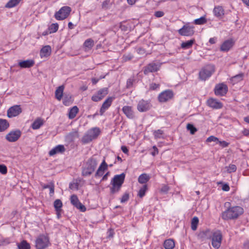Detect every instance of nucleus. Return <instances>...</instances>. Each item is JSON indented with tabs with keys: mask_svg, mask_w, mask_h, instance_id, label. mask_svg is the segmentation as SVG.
Here are the masks:
<instances>
[{
	"mask_svg": "<svg viewBox=\"0 0 249 249\" xmlns=\"http://www.w3.org/2000/svg\"><path fill=\"white\" fill-rule=\"evenodd\" d=\"M244 213V209L240 206L229 207L222 213L221 217L225 220L237 219Z\"/></svg>",
	"mask_w": 249,
	"mask_h": 249,
	"instance_id": "1",
	"label": "nucleus"
},
{
	"mask_svg": "<svg viewBox=\"0 0 249 249\" xmlns=\"http://www.w3.org/2000/svg\"><path fill=\"white\" fill-rule=\"evenodd\" d=\"M98 162L94 157L90 158L82 167V175L84 177H88L91 175L95 171Z\"/></svg>",
	"mask_w": 249,
	"mask_h": 249,
	"instance_id": "2",
	"label": "nucleus"
},
{
	"mask_svg": "<svg viewBox=\"0 0 249 249\" xmlns=\"http://www.w3.org/2000/svg\"><path fill=\"white\" fill-rule=\"evenodd\" d=\"M125 177V175L124 173L114 176L110 182V184L112 185L110 189L111 194H115L120 190L124 181Z\"/></svg>",
	"mask_w": 249,
	"mask_h": 249,
	"instance_id": "3",
	"label": "nucleus"
},
{
	"mask_svg": "<svg viewBox=\"0 0 249 249\" xmlns=\"http://www.w3.org/2000/svg\"><path fill=\"white\" fill-rule=\"evenodd\" d=\"M51 245L50 238L48 234H39L36 239V249H46Z\"/></svg>",
	"mask_w": 249,
	"mask_h": 249,
	"instance_id": "4",
	"label": "nucleus"
},
{
	"mask_svg": "<svg viewBox=\"0 0 249 249\" xmlns=\"http://www.w3.org/2000/svg\"><path fill=\"white\" fill-rule=\"evenodd\" d=\"M71 11V9L70 7L63 6L55 13L54 17L58 20H64L68 17Z\"/></svg>",
	"mask_w": 249,
	"mask_h": 249,
	"instance_id": "5",
	"label": "nucleus"
},
{
	"mask_svg": "<svg viewBox=\"0 0 249 249\" xmlns=\"http://www.w3.org/2000/svg\"><path fill=\"white\" fill-rule=\"evenodd\" d=\"M212 239V245L213 247L216 249H219L221 244L222 235L220 231H213V235L211 238Z\"/></svg>",
	"mask_w": 249,
	"mask_h": 249,
	"instance_id": "6",
	"label": "nucleus"
},
{
	"mask_svg": "<svg viewBox=\"0 0 249 249\" xmlns=\"http://www.w3.org/2000/svg\"><path fill=\"white\" fill-rule=\"evenodd\" d=\"M214 71V67L213 65H208L205 66L199 72L200 78H208L212 76Z\"/></svg>",
	"mask_w": 249,
	"mask_h": 249,
	"instance_id": "7",
	"label": "nucleus"
},
{
	"mask_svg": "<svg viewBox=\"0 0 249 249\" xmlns=\"http://www.w3.org/2000/svg\"><path fill=\"white\" fill-rule=\"evenodd\" d=\"M173 92L170 89L165 90L161 92L158 96V100L160 102L164 103L173 98Z\"/></svg>",
	"mask_w": 249,
	"mask_h": 249,
	"instance_id": "8",
	"label": "nucleus"
},
{
	"mask_svg": "<svg viewBox=\"0 0 249 249\" xmlns=\"http://www.w3.org/2000/svg\"><path fill=\"white\" fill-rule=\"evenodd\" d=\"M228 88L227 86L223 83L216 85L214 91L216 96H224L228 92Z\"/></svg>",
	"mask_w": 249,
	"mask_h": 249,
	"instance_id": "9",
	"label": "nucleus"
},
{
	"mask_svg": "<svg viewBox=\"0 0 249 249\" xmlns=\"http://www.w3.org/2000/svg\"><path fill=\"white\" fill-rule=\"evenodd\" d=\"M194 27L190 26L189 24H186L184 25L181 29H180L178 32L183 36H191L194 34Z\"/></svg>",
	"mask_w": 249,
	"mask_h": 249,
	"instance_id": "10",
	"label": "nucleus"
},
{
	"mask_svg": "<svg viewBox=\"0 0 249 249\" xmlns=\"http://www.w3.org/2000/svg\"><path fill=\"white\" fill-rule=\"evenodd\" d=\"M71 203L77 209L80 210L81 212H84L86 210V208L79 200L77 196L75 195H72L70 198Z\"/></svg>",
	"mask_w": 249,
	"mask_h": 249,
	"instance_id": "11",
	"label": "nucleus"
},
{
	"mask_svg": "<svg viewBox=\"0 0 249 249\" xmlns=\"http://www.w3.org/2000/svg\"><path fill=\"white\" fill-rule=\"evenodd\" d=\"M206 104L208 107L214 109H220L223 107V104L221 102L213 98L208 99Z\"/></svg>",
	"mask_w": 249,
	"mask_h": 249,
	"instance_id": "12",
	"label": "nucleus"
},
{
	"mask_svg": "<svg viewBox=\"0 0 249 249\" xmlns=\"http://www.w3.org/2000/svg\"><path fill=\"white\" fill-rule=\"evenodd\" d=\"M108 93L107 88H103L97 91L91 97V100L94 102H98L102 100Z\"/></svg>",
	"mask_w": 249,
	"mask_h": 249,
	"instance_id": "13",
	"label": "nucleus"
},
{
	"mask_svg": "<svg viewBox=\"0 0 249 249\" xmlns=\"http://www.w3.org/2000/svg\"><path fill=\"white\" fill-rule=\"evenodd\" d=\"M21 134V133L19 130L12 131L6 135V139L10 142H15L19 138Z\"/></svg>",
	"mask_w": 249,
	"mask_h": 249,
	"instance_id": "14",
	"label": "nucleus"
},
{
	"mask_svg": "<svg viewBox=\"0 0 249 249\" xmlns=\"http://www.w3.org/2000/svg\"><path fill=\"white\" fill-rule=\"evenodd\" d=\"M161 65V63L159 62L150 63L145 67L144 73L147 74L148 72L156 71L160 69Z\"/></svg>",
	"mask_w": 249,
	"mask_h": 249,
	"instance_id": "15",
	"label": "nucleus"
},
{
	"mask_svg": "<svg viewBox=\"0 0 249 249\" xmlns=\"http://www.w3.org/2000/svg\"><path fill=\"white\" fill-rule=\"evenodd\" d=\"M22 111L20 106L15 105L10 107L7 110V116L9 118L16 117Z\"/></svg>",
	"mask_w": 249,
	"mask_h": 249,
	"instance_id": "16",
	"label": "nucleus"
},
{
	"mask_svg": "<svg viewBox=\"0 0 249 249\" xmlns=\"http://www.w3.org/2000/svg\"><path fill=\"white\" fill-rule=\"evenodd\" d=\"M150 103L148 101L142 99L138 104L137 109L141 112H145L150 109Z\"/></svg>",
	"mask_w": 249,
	"mask_h": 249,
	"instance_id": "17",
	"label": "nucleus"
},
{
	"mask_svg": "<svg viewBox=\"0 0 249 249\" xmlns=\"http://www.w3.org/2000/svg\"><path fill=\"white\" fill-rule=\"evenodd\" d=\"M213 231H211L210 229H206L205 230L200 231L198 233L197 237L202 241L207 239H211L212 236L213 235Z\"/></svg>",
	"mask_w": 249,
	"mask_h": 249,
	"instance_id": "18",
	"label": "nucleus"
},
{
	"mask_svg": "<svg viewBox=\"0 0 249 249\" xmlns=\"http://www.w3.org/2000/svg\"><path fill=\"white\" fill-rule=\"evenodd\" d=\"M113 101V98L108 97L103 103L100 109V115H103L105 112L110 107Z\"/></svg>",
	"mask_w": 249,
	"mask_h": 249,
	"instance_id": "19",
	"label": "nucleus"
},
{
	"mask_svg": "<svg viewBox=\"0 0 249 249\" xmlns=\"http://www.w3.org/2000/svg\"><path fill=\"white\" fill-rule=\"evenodd\" d=\"M122 111L128 118L133 119L135 118V114L131 107L124 106L122 108Z\"/></svg>",
	"mask_w": 249,
	"mask_h": 249,
	"instance_id": "20",
	"label": "nucleus"
},
{
	"mask_svg": "<svg viewBox=\"0 0 249 249\" xmlns=\"http://www.w3.org/2000/svg\"><path fill=\"white\" fill-rule=\"evenodd\" d=\"M213 13L214 16L219 19H221L224 15V10L222 6H216L213 10Z\"/></svg>",
	"mask_w": 249,
	"mask_h": 249,
	"instance_id": "21",
	"label": "nucleus"
},
{
	"mask_svg": "<svg viewBox=\"0 0 249 249\" xmlns=\"http://www.w3.org/2000/svg\"><path fill=\"white\" fill-rule=\"evenodd\" d=\"M65 148L64 147V146L63 145H58L54 147L53 148L51 149L49 151V155L52 156H53L54 155L59 153H63L65 151Z\"/></svg>",
	"mask_w": 249,
	"mask_h": 249,
	"instance_id": "22",
	"label": "nucleus"
},
{
	"mask_svg": "<svg viewBox=\"0 0 249 249\" xmlns=\"http://www.w3.org/2000/svg\"><path fill=\"white\" fill-rule=\"evenodd\" d=\"M234 42L232 40H227L221 45L220 49L222 51H228L233 45Z\"/></svg>",
	"mask_w": 249,
	"mask_h": 249,
	"instance_id": "23",
	"label": "nucleus"
},
{
	"mask_svg": "<svg viewBox=\"0 0 249 249\" xmlns=\"http://www.w3.org/2000/svg\"><path fill=\"white\" fill-rule=\"evenodd\" d=\"M52 52L51 48L47 45L43 47L40 50V55L41 57H46L50 55Z\"/></svg>",
	"mask_w": 249,
	"mask_h": 249,
	"instance_id": "24",
	"label": "nucleus"
},
{
	"mask_svg": "<svg viewBox=\"0 0 249 249\" xmlns=\"http://www.w3.org/2000/svg\"><path fill=\"white\" fill-rule=\"evenodd\" d=\"M34 64L35 61L32 59L22 61L18 63L19 66L22 68H30L33 66Z\"/></svg>",
	"mask_w": 249,
	"mask_h": 249,
	"instance_id": "25",
	"label": "nucleus"
},
{
	"mask_svg": "<svg viewBox=\"0 0 249 249\" xmlns=\"http://www.w3.org/2000/svg\"><path fill=\"white\" fill-rule=\"evenodd\" d=\"M94 41L91 38H89L85 40L83 44V47L86 51L90 50L93 47Z\"/></svg>",
	"mask_w": 249,
	"mask_h": 249,
	"instance_id": "26",
	"label": "nucleus"
},
{
	"mask_svg": "<svg viewBox=\"0 0 249 249\" xmlns=\"http://www.w3.org/2000/svg\"><path fill=\"white\" fill-rule=\"evenodd\" d=\"M91 137L94 140L96 139L100 133V130L98 127H93L87 131Z\"/></svg>",
	"mask_w": 249,
	"mask_h": 249,
	"instance_id": "27",
	"label": "nucleus"
},
{
	"mask_svg": "<svg viewBox=\"0 0 249 249\" xmlns=\"http://www.w3.org/2000/svg\"><path fill=\"white\" fill-rule=\"evenodd\" d=\"M175 246V242L172 239H166L163 243V247L165 249H173Z\"/></svg>",
	"mask_w": 249,
	"mask_h": 249,
	"instance_id": "28",
	"label": "nucleus"
},
{
	"mask_svg": "<svg viewBox=\"0 0 249 249\" xmlns=\"http://www.w3.org/2000/svg\"><path fill=\"white\" fill-rule=\"evenodd\" d=\"M64 86L63 85L59 86L55 91V98L59 101H60L62 98Z\"/></svg>",
	"mask_w": 249,
	"mask_h": 249,
	"instance_id": "29",
	"label": "nucleus"
},
{
	"mask_svg": "<svg viewBox=\"0 0 249 249\" xmlns=\"http://www.w3.org/2000/svg\"><path fill=\"white\" fill-rule=\"evenodd\" d=\"M43 124V120L41 118H38L32 124V128L34 130L37 129Z\"/></svg>",
	"mask_w": 249,
	"mask_h": 249,
	"instance_id": "30",
	"label": "nucleus"
},
{
	"mask_svg": "<svg viewBox=\"0 0 249 249\" xmlns=\"http://www.w3.org/2000/svg\"><path fill=\"white\" fill-rule=\"evenodd\" d=\"M150 179V176L146 174H142L138 178V182L141 184H145Z\"/></svg>",
	"mask_w": 249,
	"mask_h": 249,
	"instance_id": "31",
	"label": "nucleus"
},
{
	"mask_svg": "<svg viewBox=\"0 0 249 249\" xmlns=\"http://www.w3.org/2000/svg\"><path fill=\"white\" fill-rule=\"evenodd\" d=\"M79 109L77 106H74L71 108L69 112V118L72 119L75 117L76 114L78 112Z\"/></svg>",
	"mask_w": 249,
	"mask_h": 249,
	"instance_id": "32",
	"label": "nucleus"
},
{
	"mask_svg": "<svg viewBox=\"0 0 249 249\" xmlns=\"http://www.w3.org/2000/svg\"><path fill=\"white\" fill-rule=\"evenodd\" d=\"M9 126V124L7 120L0 119V132L5 131Z\"/></svg>",
	"mask_w": 249,
	"mask_h": 249,
	"instance_id": "33",
	"label": "nucleus"
},
{
	"mask_svg": "<svg viewBox=\"0 0 249 249\" xmlns=\"http://www.w3.org/2000/svg\"><path fill=\"white\" fill-rule=\"evenodd\" d=\"M31 246L26 240H23L20 243L18 244V249H30Z\"/></svg>",
	"mask_w": 249,
	"mask_h": 249,
	"instance_id": "34",
	"label": "nucleus"
},
{
	"mask_svg": "<svg viewBox=\"0 0 249 249\" xmlns=\"http://www.w3.org/2000/svg\"><path fill=\"white\" fill-rule=\"evenodd\" d=\"M195 42V39H191L186 42H183L181 44V47L182 49H187L192 47Z\"/></svg>",
	"mask_w": 249,
	"mask_h": 249,
	"instance_id": "35",
	"label": "nucleus"
},
{
	"mask_svg": "<svg viewBox=\"0 0 249 249\" xmlns=\"http://www.w3.org/2000/svg\"><path fill=\"white\" fill-rule=\"evenodd\" d=\"M94 140L89 133L87 132L83 136L81 139L83 143L86 144Z\"/></svg>",
	"mask_w": 249,
	"mask_h": 249,
	"instance_id": "36",
	"label": "nucleus"
},
{
	"mask_svg": "<svg viewBox=\"0 0 249 249\" xmlns=\"http://www.w3.org/2000/svg\"><path fill=\"white\" fill-rule=\"evenodd\" d=\"M147 190H148L147 185L146 184L143 185L142 186V187H141L140 189V190L138 192V196L141 198L145 196V193Z\"/></svg>",
	"mask_w": 249,
	"mask_h": 249,
	"instance_id": "37",
	"label": "nucleus"
},
{
	"mask_svg": "<svg viewBox=\"0 0 249 249\" xmlns=\"http://www.w3.org/2000/svg\"><path fill=\"white\" fill-rule=\"evenodd\" d=\"M21 0H10L5 5V7L11 8L17 5Z\"/></svg>",
	"mask_w": 249,
	"mask_h": 249,
	"instance_id": "38",
	"label": "nucleus"
},
{
	"mask_svg": "<svg viewBox=\"0 0 249 249\" xmlns=\"http://www.w3.org/2000/svg\"><path fill=\"white\" fill-rule=\"evenodd\" d=\"M63 206V204L61 200L57 199H56L53 203V206L55 209V211H58L59 210H62V207Z\"/></svg>",
	"mask_w": 249,
	"mask_h": 249,
	"instance_id": "39",
	"label": "nucleus"
},
{
	"mask_svg": "<svg viewBox=\"0 0 249 249\" xmlns=\"http://www.w3.org/2000/svg\"><path fill=\"white\" fill-rule=\"evenodd\" d=\"M199 222L198 218L196 216L194 217L191 221V229L193 231H196L197 229V225Z\"/></svg>",
	"mask_w": 249,
	"mask_h": 249,
	"instance_id": "40",
	"label": "nucleus"
},
{
	"mask_svg": "<svg viewBox=\"0 0 249 249\" xmlns=\"http://www.w3.org/2000/svg\"><path fill=\"white\" fill-rule=\"evenodd\" d=\"M207 22V19L204 17H201V18L196 19L194 23L196 25H202Z\"/></svg>",
	"mask_w": 249,
	"mask_h": 249,
	"instance_id": "41",
	"label": "nucleus"
},
{
	"mask_svg": "<svg viewBox=\"0 0 249 249\" xmlns=\"http://www.w3.org/2000/svg\"><path fill=\"white\" fill-rule=\"evenodd\" d=\"M58 24L56 23L52 24L49 28L50 33H55L58 30Z\"/></svg>",
	"mask_w": 249,
	"mask_h": 249,
	"instance_id": "42",
	"label": "nucleus"
},
{
	"mask_svg": "<svg viewBox=\"0 0 249 249\" xmlns=\"http://www.w3.org/2000/svg\"><path fill=\"white\" fill-rule=\"evenodd\" d=\"M226 168H227V171L229 173L235 172L237 169L236 166L232 164H230L228 166H226Z\"/></svg>",
	"mask_w": 249,
	"mask_h": 249,
	"instance_id": "43",
	"label": "nucleus"
},
{
	"mask_svg": "<svg viewBox=\"0 0 249 249\" xmlns=\"http://www.w3.org/2000/svg\"><path fill=\"white\" fill-rule=\"evenodd\" d=\"M63 103L65 106H69L71 103V97L70 96H65L63 99Z\"/></svg>",
	"mask_w": 249,
	"mask_h": 249,
	"instance_id": "44",
	"label": "nucleus"
},
{
	"mask_svg": "<svg viewBox=\"0 0 249 249\" xmlns=\"http://www.w3.org/2000/svg\"><path fill=\"white\" fill-rule=\"evenodd\" d=\"M163 131L160 129L156 130L154 132V135L155 139H160L162 137Z\"/></svg>",
	"mask_w": 249,
	"mask_h": 249,
	"instance_id": "45",
	"label": "nucleus"
},
{
	"mask_svg": "<svg viewBox=\"0 0 249 249\" xmlns=\"http://www.w3.org/2000/svg\"><path fill=\"white\" fill-rule=\"evenodd\" d=\"M187 128L190 130L192 134H194L196 131V128L192 124H188L187 125Z\"/></svg>",
	"mask_w": 249,
	"mask_h": 249,
	"instance_id": "46",
	"label": "nucleus"
},
{
	"mask_svg": "<svg viewBox=\"0 0 249 249\" xmlns=\"http://www.w3.org/2000/svg\"><path fill=\"white\" fill-rule=\"evenodd\" d=\"M107 164L105 161V160H104L102 162L98 168H101V170L105 172V171L107 169Z\"/></svg>",
	"mask_w": 249,
	"mask_h": 249,
	"instance_id": "47",
	"label": "nucleus"
},
{
	"mask_svg": "<svg viewBox=\"0 0 249 249\" xmlns=\"http://www.w3.org/2000/svg\"><path fill=\"white\" fill-rule=\"evenodd\" d=\"M129 194L127 193H124L121 199V202L124 203V202L127 201L129 199Z\"/></svg>",
	"mask_w": 249,
	"mask_h": 249,
	"instance_id": "48",
	"label": "nucleus"
},
{
	"mask_svg": "<svg viewBox=\"0 0 249 249\" xmlns=\"http://www.w3.org/2000/svg\"><path fill=\"white\" fill-rule=\"evenodd\" d=\"M0 173L5 175L7 173V167L4 164H0Z\"/></svg>",
	"mask_w": 249,
	"mask_h": 249,
	"instance_id": "49",
	"label": "nucleus"
},
{
	"mask_svg": "<svg viewBox=\"0 0 249 249\" xmlns=\"http://www.w3.org/2000/svg\"><path fill=\"white\" fill-rule=\"evenodd\" d=\"M134 82V79H128L126 82V87L127 89H130L132 88L133 83Z\"/></svg>",
	"mask_w": 249,
	"mask_h": 249,
	"instance_id": "50",
	"label": "nucleus"
},
{
	"mask_svg": "<svg viewBox=\"0 0 249 249\" xmlns=\"http://www.w3.org/2000/svg\"><path fill=\"white\" fill-rule=\"evenodd\" d=\"M104 174V172L102 171L101 168H98L97 170L96 171L94 177L95 178H98L99 177H102Z\"/></svg>",
	"mask_w": 249,
	"mask_h": 249,
	"instance_id": "51",
	"label": "nucleus"
},
{
	"mask_svg": "<svg viewBox=\"0 0 249 249\" xmlns=\"http://www.w3.org/2000/svg\"><path fill=\"white\" fill-rule=\"evenodd\" d=\"M218 139L213 136H211L209 137L206 140V142H218Z\"/></svg>",
	"mask_w": 249,
	"mask_h": 249,
	"instance_id": "52",
	"label": "nucleus"
},
{
	"mask_svg": "<svg viewBox=\"0 0 249 249\" xmlns=\"http://www.w3.org/2000/svg\"><path fill=\"white\" fill-rule=\"evenodd\" d=\"M169 190V187L167 185L163 184L160 189V192L163 193H167Z\"/></svg>",
	"mask_w": 249,
	"mask_h": 249,
	"instance_id": "53",
	"label": "nucleus"
},
{
	"mask_svg": "<svg viewBox=\"0 0 249 249\" xmlns=\"http://www.w3.org/2000/svg\"><path fill=\"white\" fill-rule=\"evenodd\" d=\"M78 187H79V184L77 182L70 183L69 184V188L71 190L74 189L78 190Z\"/></svg>",
	"mask_w": 249,
	"mask_h": 249,
	"instance_id": "54",
	"label": "nucleus"
},
{
	"mask_svg": "<svg viewBox=\"0 0 249 249\" xmlns=\"http://www.w3.org/2000/svg\"><path fill=\"white\" fill-rule=\"evenodd\" d=\"M133 57V56L132 54H128L126 55H124L123 58L124 61H126L131 60Z\"/></svg>",
	"mask_w": 249,
	"mask_h": 249,
	"instance_id": "55",
	"label": "nucleus"
},
{
	"mask_svg": "<svg viewBox=\"0 0 249 249\" xmlns=\"http://www.w3.org/2000/svg\"><path fill=\"white\" fill-rule=\"evenodd\" d=\"M152 149L153 150V151L152 152H151V154L153 156H155L156 155H158V153H159V150H158V149L157 148V147L154 145L152 147Z\"/></svg>",
	"mask_w": 249,
	"mask_h": 249,
	"instance_id": "56",
	"label": "nucleus"
},
{
	"mask_svg": "<svg viewBox=\"0 0 249 249\" xmlns=\"http://www.w3.org/2000/svg\"><path fill=\"white\" fill-rule=\"evenodd\" d=\"M160 85L156 83H152L150 85V89L151 90H156L159 88Z\"/></svg>",
	"mask_w": 249,
	"mask_h": 249,
	"instance_id": "57",
	"label": "nucleus"
},
{
	"mask_svg": "<svg viewBox=\"0 0 249 249\" xmlns=\"http://www.w3.org/2000/svg\"><path fill=\"white\" fill-rule=\"evenodd\" d=\"M218 142L219 143L220 146H221L223 148L227 147L229 144V143L225 141H220L218 140Z\"/></svg>",
	"mask_w": 249,
	"mask_h": 249,
	"instance_id": "58",
	"label": "nucleus"
},
{
	"mask_svg": "<svg viewBox=\"0 0 249 249\" xmlns=\"http://www.w3.org/2000/svg\"><path fill=\"white\" fill-rule=\"evenodd\" d=\"M49 190H50V195L51 196H52V195H53L54 194V185L53 182H52V185L49 188Z\"/></svg>",
	"mask_w": 249,
	"mask_h": 249,
	"instance_id": "59",
	"label": "nucleus"
},
{
	"mask_svg": "<svg viewBox=\"0 0 249 249\" xmlns=\"http://www.w3.org/2000/svg\"><path fill=\"white\" fill-rule=\"evenodd\" d=\"M164 13L162 11H157L155 13V16L157 18H160L164 16Z\"/></svg>",
	"mask_w": 249,
	"mask_h": 249,
	"instance_id": "60",
	"label": "nucleus"
},
{
	"mask_svg": "<svg viewBox=\"0 0 249 249\" xmlns=\"http://www.w3.org/2000/svg\"><path fill=\"white\" fill-rule=\"evenodd\" d=\"M222 189L224 191H229L230 189V186L228 184H224L222 187Z\"/></svg>",
	"mask_w": 249,
	"mask_h": 249,
	"instance_id": "61",
	"label": "nucleus"
},
{
	"mask_svg": "<svg viewBox=\"0 0 249 249\" xmlns=\"http://www.w3.org/2000/svg\"><path fill=\"white\" fill-rule=\"evenodd\" d=\"M109 172H107L105 175L103 176L101 181L107 180L108 178V177L109 176Z\"/></svg>",
	"mask_w": 249,
	"mask_h": 249,
	"instance_id": "62",
	"label": "nucleus"
},
{
	"mask_svg": "<svg viewBox=\"0 0 249 249\" xmlns=\"http://www.w3.org/2000/svg\"><path fill=\"white\" fill-rule=\"evenodd\" d=\"M121 150L125 154H128V150L127 147L125 146H124V145L122 146Z\"/></svg>",
	"mask_w": 249,
	"mask_h": 249,
	"instance_id": "63",
	"label": "nucleus"
},
{
	"mask_svg": "<svg viewBox=\"0 0 249 249\" xmlns=\"http://www.w3.org/2000/svg\"><path fill=\"white\" fill-rule=\"evenodd\" d=\"M242 133L244 136H249V129H245Z\"/></svg>",
	"mask_w": 249,
	"mask_h": 249,
	"instance_id": "64",
	"label": "nucleus"
}]
</instances>
